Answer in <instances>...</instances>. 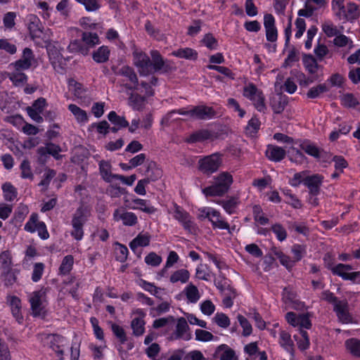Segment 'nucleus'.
I'll list each match as a JSON object with an SVG mask.
<instances>
[{
  "label": "nucleus",
  "instance_id": "39448f33",
  "mask_svg": "<svg viewBox=\"0 0 360 360\" xmlns=\"http://www.w3.org/2000/svg\"><path fill=\"white\" fill-rule=\"evenodd\" d=\"M114 73L117 76L124 77L122 84L126 89L128 90H138L139 89V79L134 70L129 65H123L120 68L115 70L112 68Z\"/></svg>",
  "mask_w": 360,
  "mask_h": 360
},
{
  "label": "nucleus",
  "instance_id": "a878e982",
  "mask_svg": "<svg viewBox=\"0 0 360 360\" xmlns=\"http://www.w3.org/2000/svg\"><path fill=\"white\" fill-rule=\"evenodd\" d=\"M151 236L148 233H140L129 243L132 251L135 252L138 247H146L150 244Z\"/></svg>",
  "mask_w": 360,
  "mask_h": 360
},
{
  "label": "nucleus",
  "instance_id": "423d86ee",
  "mask_svg": "<svg viewBox=\"0 0 360 360\" xmlns=\"http://www.w3.org/2000/svg\"><path fill=\"white\" fill-rule=\"evenodd\" d=\"M132 56L133 63L138 68L141 76H148L151 73V61L149 56L145 52L134 47Z\"/></svg>",
  "mask_w": 360,
  "mask_h": 360
},
{
  "label": "nucleus",
  "instance_id": "3c124183",
  "mask_svg": "<svg viewBox=\"0 0 360 360\" xmlns=\"http://www.w3.org/2000/svg\"><path fill=\"white\" fill-rule=\"evenodd\" d=\"M170 304L168 302H163L157 307L150 309V315L153 317L160 316L169 311Z\"/></svg>",
  "mask_w": 360,
  "mask_h": 360
},
{
  "label": "nucleus",
  "instance_id": "412c9836",
  "mask_svg": "<svg viewBox=\"0 0 360 360\" xmlns=\"http://www.w3.org/2000/svg\"><path fill=\"white\" fill-rule=\"evenodd\" d=\"M7 302L9 304L13 316L18 323H21L23 316L21 313V301L17 296H8Z\"/></svg>",
  "mask_w": 360,
  "mask_h": 360
},
{
  "label": "nucleus",
  "instance_id": "f257e3e1",
  "mask_svg": "<svg viewBox=\"0 0 360 360\" xmlns=\"http://www.w3.org/2000/svg\"><path fill=\"white\" fill-rule=\"evenodd\" d=\"M233 183V177L228 172H222L215 179V184L202 190L206 196H221L226 193Z\"/></svg>",
  "mask_w": 360,
  "mask_h": 360
},
{
  "label": "nucleus",
  "instance_id": "774afa93",
  "mask_svg": "<svg viewBox=\"0 0 360 360\" xmlns=\"http://www.w3.org/2000/svg\"><path fill=\"white\" fill-rule=\"evenodd\" d=\"M322 30L328 37H335L340 33L337 27L330 22H324L322 25Z\"/></svg>",
  "mask_w": 360,
  "mask_h": 360
},
{
  "label": "nucleus",
  "instance_id": "4be33fe9",
  "mask_svg": "<svg viewBox=\"0 0 360 360\" xmlns=\"http://www.w3.org/2000/svg\"><path fill=\"white\" fill-rule=\"evenodd\" d=\"M285 150L279 146L269 145L266 150L267 158L274 162H280L285 157Z\"/></svg>",
  "mask_w": 360,
  "mask_h": 360
},
{
  "label": "nucleus",
  "instance_id": "5701e85b",
  "mask_svg": "<svg viewBox=\"0 0 360 360\" xmlns=\"http://www.w3.org/2000/svg\"><path fill=\"white\" fill-rule=\"evenodd\" d=\"M99 172L102 179L108 183H110L113 179H115V176L112 173V165L110 162L106 160H101L98 163Z\"/></svg>",
  "mask_w": 360,
  "mask_h": 360
},
{
  "label": "nucleus",
  "instance_id": "603ef678",
  "mask_svg": "<svg viewBox=\"0 0 360 360\" xmlns=\"http://www.w3.org/2000/svg\"><path fill=\"white\" fill-rule=\"evenodd\" d=\"M41 221H39V217L37 213H32L27 221V222L25 224L24 229L30 233H34L36 231L38 224Z\"/></svg>",
  "mask_w": 360,
  "mask_h": 360
},
{
  "label": "nucleus",
  "instance_id": "ea45409f",
  "mask_svg": "<svg viewBox=\"0 0 360 360\" xmlns=\"http://www.w3.org/2000/svg\"><path fill=\"white\" fill-rule=\"evenodd\" d=\"M74 264V258L71 255H66L62 260L60 266L59 267L60 275H67L72 269Z\"/></svg>",
  "mask_w": 360,
  "mask_h": 360
},
{
  "label": "nucleus",
  "instance_id": "9d476101",
  "mask_svg": "<svg viewBox=\"0 0 360 360\" xmlns=\"http://www.w3.org/2000/svg\"><path fill=\"white\" fill-rule=\"evenodd\" d=\"M113 219L116 221H122L123 225L133 226L138 223V218L136 214L127 212L124 208H117L114 211Z\"/></svg>",
  "mask_w": 360,
  "mask_h": 360
},
{
  "label": "nucleus",
  "instance_id": "1a4fd4ad",
  "mask_svg": "<svg viewBox=\"0 0 360 360\" xmlns=\"http://www.w3.org/2000/svg\"><path fill=\"white\" fill-rule=\"evenodd\" d=\"M151 57L150 70L154 72L167 73L172 70V67L165 60L158 50H152L150 52Z\"/></svg>",
  "mask_w": 360,
  "mask_h": 360
},
{
  "label": "nucleus",
  "instance_id": "338daca9",
  "mask_svg": "<svg viewBox=\"0 0 360 360\" xmlns=\"http://www.w3.org/2000/svg\"><path fill=\"white\" fill-rule=\"evenodd\" d=\"M210 272L206 265L200 264L196 268L195 276L200 280L209 281L210 279Z\"/></svg>",
  "mask_w": 360,
  "mask_h": 360
},
{
  "label": "nucleus",
  "instance_id": "0e129e2a",
  "mask_svg": "<svg viewBox=\"0 0 360 360\" xmlns=\"http://www.w3.org/2000/svg\"><path fill=\"white\" fill-rule=\"evenodd\" d=\"M117 247L115 248L116 259L120 262H124L127 259L128 249L127 248L120 243H117Z\"/></svg>",
  "mask_w": 360,
  "mask_h": 360
},
{
  "label": "nucleus",
  "instance_id": "7c9ffc66",
  "mask_svg": "<svg viewBox=\"0 0 360 360\" xmlns=\"http://www.w3.org/2000/svg\"><path fill=\"white\" fill-rule=\"evenodd\" d=\"M190 278V273L187 269H181L175 271L170 276L169 281L172 283L180 282L186 283L188 281Z\"/></svg>",
  "mask_w": 360,
  "mask_h": 360
},
{
  "label": "nucleus",
  "instance_id": "69168bd1",
  "mask_svg": "<svg viewBox=\"0 0 360 360\" xmlns=\"http://www.w3.org/2000/svg\"><path fill=\"white\" fill-rule=\"evenodd\" d=\"M271 231L275 233L279 241H283L287 238V231L281 224H275L271 226Z\"/></svg>",
  "mask_w": 360,
  "mask_h": 360
},
{
  "label": "nucleus",
  "instance_id": "58836bf2",
  "mask_svg": "<svg viewBox=\"0 0 360 360\" xmlns=\"http://www.w3.org/2000/svg\"><path fill=\"white\" fill-rule=\"evenodd\" d=\"M184 292L187 300L191 303L197 302L200 297L198 288L191 283L185 288Z\"/></svg>",
  "mask_w": 360,
  "mask_h": 360
},
{
  "label": "nucleus",
  "instance_id": "f3484780",
  "mask_svg": "<svg viewBox=\"0 0 360 360\" xmlns=\"http://www.w3.org/2000/svg\"><path fill=\"white\" fill-rule=\"evenodd\" d=\"M46 339L49 341L50 348L62 356L64 354V351L61 347L64 345L65 338L60 335L48 334L46 335Z\"/></svg>",
  "mask_w": 360,
  "mask_h": 360
},
{
  "label": "nucleus",
  "instance_id": "c756f323",
  "mask_svg": "<svg viewBox=\"0 0 360 360\" xmlns=\"http://www.w3.org/2000/svg\"><path fill=\"white\" fill-rule=\"evenodd\" d=\"M360 15L359 6L352 2L347 4V8H345V13H342V16L347 20H354L357 19Z\"/></svg>",
  "mask_w": 360,
  "mask_h": 360
},
{
  "label": "nucleus",
  "instance_id": "c9c22d12",
  "mask_svg": "<svg viewBox=\"0 0 360 360\" xmlns=\"http://www.w3.org/2000/svg\"><path fill=\"white\" fill-rule=\"evenodd\" d=\"M132 202L136 205L130 207V208L133 210L139 209L148 214H153L156 211V209L153 206L148 205V201L146 200L134 198L132 200Z\"/></svg>",
  "mask_w": 360,
  "mask_h": 360
},
{
  "label": "nucleus",
  "instance_id": "ddd939ff",
  "mask_svg": "<svg viewBox=\"0 0 360 360\" xmlns=\"http://www.w3.org/2000/svg\"><path fill=\"white\" fill-rule=\"evenodd\" d=\"M34 60V56L32 49L25 48L22 51V58L12 63L11 65H13L16 70H26L32 66Z\"/></svg>",
  "mask_w": 360,
  "mask_h": 360
},
{
  "label": "nucleus",
  "instance_id": "6ab92c4d",
  "mask_svg": "<svg viewBox=\"0 0 360 360\" xmlns=\"http://www.w3.org/2000/svg\"><path fill=\"white\" fill-rule=\"evenodd\" d=\"M288 103V98L285 95L278 94L270 100V105L276 114L281 113Z\"/></svg>",
  "mask_w": 360,
  "mask_h": 360
},
{
  "label": "nucleus",
  "instance_id": "dca6fc26",
  "mask_svg": "<svg viewBox=\"0 0 360 360\" xmlns=\"http://www.w3.org/2000/svg\"><path fill=\"white\" fill-rule=\"evenodd\" d=\"M212 213V216H211L210 221L212 224V228L214 229L227 230L229 233H231L234 228L230 227L229 223L224 220L220 212L215 210Z\"/></svg>",
  "mask_w": 360,
  "mask_h": 360
},
{
  "label": "nucleus",
  "instance_id": "7ed1b4c3",
  "mask_svg": "<svg viewBox=\"0 0 360 360\" xmlns=\"http://www.w3.org/2000/svg\"><path fill=\"white\" fill-rule=\"evenodd\" d=\"M28 22V30L31 39L37 44H41L46 41L44 27L40 19L34 14H30L27 16Z\"/></svg>",
  "mask_w": 360,
  "mask_h": 360
},
{
  "label": "nucleus",
  "instance_id": "13d9d810",
  "mask_svg": "<svg viewBox=\"0 0 360 360\" xmlns=\"http://www.w3.org/2000/svg\"><path fill=\"white\" fill-rule=\"evenodd\" d=\"M44 268L45 265L42 262H37L34 264L32 274V280L33 282L37 283L41 278Z\"/></svg>",
  "mask_w": 360,
  "mask_h": 360
},
{
  "label": "nucleus",
  "instance_id": "e2e57ef3",
  "mask_svg": "<svg viewBox=\"0 0 360 360\" xmlns=\"http://www.w3.org/2000/svg\"><path fill=\"white\" fill-rule=\"evenodd\" d=\"M68 85L71 88V90L73 91L74 95L76 97L82 98L83 96L84 89L82 84L76 82L73 79H70L68 81Z\"/></svg>",
  "mask_w": 360,
  "mask_h": 360
},
{
  "label": "nucleus",
  "instance_id": "37998d69",
  "mask_svg": "<svg viewBox=\"0 0 360 360\" xmlns=\"http://www.w3.org/2000/svg\"><path fill=\"white\" fill-rule=\"evenodd\" d=\"M303 63L309 73L315 74L317 72L319 66L316 59L313 56H306L303 59Z\"/></svg>",
  "mask_w": 360,
  "mask_h": 360
},
{
  "label": "nucleus",
  "instance_id": "473e14b6",
  "mask_svg": "<svg viewBox=\"0 0 360 360\" xmlns=\"http://www.w3.org/2000/svg\"><path fill=\"white\" fill-rule=\"evenodd\" d=\"M8 77L15 86H22L27 82V76L20 70L8 73Z\"/></svg>",
  "mask_w": 360,
  "mask_h": 360
},
{
  "label": "nucleus",
  "instance_id": "6e6d98bb",
  "mask_svg": "<svg viewBox=\"0 0 360 360\" xmlns=\"http://www.w3.org/2000/svg\"><path fill=\"white\" fill-rule=\"evenodd\" d=\"M111 330L115 336L119 339L121 344H124L127 342V338L124 328L114 323H111Z\"/></svg>",
  "mask_w": 360,
  "mask_h": 360
},
{
  "label": "nucleus",
  "instance_id": "6e6552de",
  "mask_svg": "<svg viewBox=\"0 0 360 360\" xmlns=\"http://www.w3.org/2000/svg\"><path fill=\"white\" fill-rule=\"evenodd\" d=\"M192 338L190 333V328L186 320L184 317L176 320V325L174 331L169 337L170 340H184L188 341Z\"/></svg>",
  "mask_w": 360,
  "mask_h": 360
},
{
  "label": "nucleus",
  "instance_id": "f8f14e48",
  "mask_svg": "<svg viewBox=\"0 0 360 360\" xmlns=\"http://www.w3.org/2000/svg\"><path fill=\"white\" fill-rule=\"evenodd\" d=\"M323 181V176L321 174H316L307 176L305 179H304V185L309 189L310 195L316 196L320 193Z\"/></svg>",
  "mask_w": 360,
  "mask_h": 360
},
{
  "label": "nucleus",
  "instance_id": "e433bc0d",
  "mask_svg": "<svg viewBox=\"0 0 360 360\" xmlns=\"http://www.w3.org/2000/svg\"><path fill=\"white\" fill-rule=\"evenodd\" d=\"M12 269V257L9 251H4L0 254V269L1 272L8 273Z\"/></svg>",
  "mask_w": 360,
  "mask_h": 360
},
{
  "label": "nucleus",
  "instance_id": "49530a36",
  "mask_svg": "<svg viewBox=\"0 0 360 360\" xmlns=\"http://www.w3.org/2000/svg\"><path fill=\"white\" fill-rule=\"evenodd\" d=\"M145 321L141 318H134L131 323L133 334L135 336H141L145 332Z\"/></svg>",
  "mask_w": 360,
  "mask_h": 360
},
{
  "label": "nucleus",
  "instance_id": "a211bd4d",
  "mask_svg": "<svg viewBox=\"0 0 360 360\" xmlns=\"http://www.w3.org/2000/svg\"><path fill=\"white\" fill-rule=\"evenodd\" d=\"M174 218L182 224L184 229L191 231L193 229V222L191 220L190 215L180 207H176L174 213Z\"/></svg>",
  "mask_w": 360,
  "mask_h": 360
},
{
  "label": "nucleus",
  "instance_id": "393cba45",
  "mask_svg": "<svg viewBox=\"0 0 360 360\" xmlns=\"http://www.w3.org/2000/svg\"><path fill=\"white\" fill-rule=\"evenodd\" d=\"M220 360H236V353L233 349L226 345L219 346L214 354Z\"/></svg>",
  "mask_w": 360,
  "mask_h": 360
},
{
  "label": "nucleus",
  "instance_id": "a19ab883",
  "mask_svg": "<svg viewBox=\"0 0 360 360\" xmlns=\"http://www.w3.org/2000/svg\"><path fill=\"white\" fill-rule=\"evenodd\" d=\"M262 91L257 89L253 83H249L243 88V95L250 101L255 100V98Z\"/></svg>",
  "mask_w": 360,
  "mask_h": 360
},
{
  "label": "nucleus",
  "instance_id": "bf43d9fd",
  "mask_svg": "<svg viewBox=\"0 0 360 360\" xmlns=\"http://www.w3.org/2000/svg\"><path fill=\"white\" fill-rule=\"evenodd\" d=\"M0 51H4L10 55H13L17 52V47L8 39H0Z\"/></svg>",
  "mask_w": 360,
  "mask_h": 360
},
{
  "label": "nucleus",
  "instance_id": "2eb2a0df",
  "mask_svg": "<svg viewBox=\"0 0 360 360\" xmlns=\"http://www.w3.org/2000/svg\"><path fill=\"white\" fill-rule=\"evenodd\" d=\"M333 310L341 322L348 323L352 321V316L348 311V303L347 300H339L333 306Z\"/></svg>",
  "mask_w": 360,
  "mask_h": 360
},
{
  "label": "nucleus",
  "instance_id": "cd10ccee",
  "mask_svg": "<svg viewBox=\"0 0 360 360\" xmlns=\"http://www.w3.org/2000/svg\"><path fill=\"white\" fill-rule=\"evenodd\" d=\"M1 189L3 191L4 198L6 201H13L18 196L17 188L10 182L3 184Z\"/></svg>",
  "mask_w": 360,
  "mask_h": 360
},
{
  "label": "nucleus",
  "instance_id": "2f4dec72",
  "mask_svg": "<svg viewBox=\"0 0 360 360\" xmlns=\"http://www.w3.org/2000/svg\"><path fill=\"white\" fill-rule=\"evenodd\" d=\"M172 55L187 60H196L198 58L197 51L191 48L179 49L173 51Z\"/></svg>",
  "mask_w": 360,
  "mask_h": 360
},
{
  "label": "nucleus",
  "instance_id": "b1692460",
  "mask_svg": "<svg viewBox=\"0 0 360 360\" xmlns=\"http://www.w3.org/2000/svg\"><path fill=\"white\" fill-rule=\"evenodd\" d=\"M278 343L285 351L292 355L293 354L294 343L288 332L283 330H280Z\"/></svg>",
  "mask_w": 360,
  "mask_h": 360
},
{
  "label": "nucleus",
  "instance_id": "79ce46f5",
  "mask_svg": "<svg viewBox=\"0 0 360 360\" xmlns=\"http://www.w3.org/2000/svg\"><path fill=\"white\" fill-rule=\"evenodd\" d=\"M109 121L119 128L129 127V122L124 117L119 116L115 111H111L108 115Z\"/></svg>",
  "mask_w": 360,
  "mask_h": 360
},
{
  "label": "nucleus",
  "instance_id": "8fccbe9b",
  "mask_svg": "<svg viewBox=\"0 0 360 360\" xmlns=\"http://www.w3.org/2000/svg\"><path fill=\"white\" fill-rule=\"evenodd\" d=\"M82 41L89 47H94L95 45L99 44V38L96 33L90 32H84L82 34Z\"/></svg>",
  "mask_w": 360,
  "mask_h": 360
},
{
  "label": "nucleus",
  "instance_id": "864d4df0",
  "mask_svg": "<svg viewBox=\"0 0 360 360\" xmlns=\"http://www.w3.org/2000/svg\"><path fill=\"white\" fill-rule=\"evenodd\" d=\"M328 89L326 84H321L311 87L307 92V96L309 98H318L321 94L327 92Z\"/></svg>",
  "mask_w": 360,
  "mask_h": 360
},
{
  "label": "nucleus",
  "instance_id": "bb28decb",
  "mask_svg": "<svg viewBox=\"0 0 360 360\" xmlns=\"http://www.w3.org/2000/svg\"><path fill=\"white\" fill-rule=\"evenodd\" d=\"M146 97L138 94L131 93L129 97V105L133 110L141 111L145 106Z\"/></svg>",
  "mask_w": 360,
  "mask_h": 360
},
{
  "label": "nucleus",
  "instance_id": "4c0bfd02",
  "mask_svg": "<svg viewBox=\"0 0 360 360\" xmlns=\"http://www.w3.org/2000/svg\"><path fill=\"white\" fill-rule=\"evenodd\" d=\"M300 147L309 155L312 156L316 159L319 157V152L321 149L316 146L314 144L311 143L310 141L307 140L302 141L300 144Z\"/></svg>",
  "mask_w": 360,
  "mask_h": 360
},
{
  "label": "nucleus",
  "instance_id": "0eeeda50",
  "mask_svg": "<svg viewBox=\"0 0 360 360\" xmlns=\"http://www.w3.org/2000/svg\"><path fill=\"white\" fill-rule=\"evenodd\" d=\"M327 268L330 269L334 275L340 276L342 279L346 281H354L360 276L359 271L347 272L353 269L349 264H338L336 266H332L331 264H328Z\"/></svg>",
  "mask_w": 360,
  "mask_h": 360
},
{
  "label": "nucleus",
  "instance_id": "680f3d73",
  "mask_svg": "<svg viewBox=\"0 0 360 360\" xmlns=\"http://www.w3.org/2000/svg\"><path fill=\"white\" fill-rule=\"evenodd\" d=\"M292 252L293 254L294 262H298L302 259L306 254V247L300 244H295L292 247Z\"/></svg>",
  "mask_w": 360,
  "mask_h": 360
},
{
  "label": "nucleus",
  "instance_id": "aec40b11",
  "mask_svg": "<svg viewBox=\"0 0 360 360\" xmlns=\"http://www.w3.org/2000/svg\"><path fill=\"white\" fill-rule=\"evenodd\" d=\"M42 294L41 291H35L29 296V302L30 303L31 309L34 316H39L41 314Z\"/></svg>",
  "mask_w": 360,
  "mask_h": 360
},
{
  "label": "nucleus",
  "instance_id": "052dcab7",
  "mask_svg": "<svg viewBox=\"0 0 360 360\" xmlns=\"http://www.w3.org/2000/svg\"><path fill=\"white\" fill-rule=\"evenodd\" d=\"M219 204L223 207L225 211L229 214L234 212L235 209L238 205V200L235 198H231L227 200H221Z\"/></svg>",
  "mask_w": 360,
  "mask_h": 360
},
{
  "label": "nucleus",
  "instance_id": "c03bdc74",
  "mask_svg": "<svg viewBox=\"0 0 360 360\" xmlns=\"http://www.w3.org/2000/svg\"><path fill=\"white\" fill-rule=\"evenodd\" d=\"M341 104L346 108H355L359 105L358 99L351 93H347L340 96Z\"/></svg>",
  "mask_w": 360,
  "mask_h": 360
},
{
  "label": "nucleus",
  "instance_id": "20e7f679",
  "mask_svg": "<svg viewBox=\"0 0 360 360\" xmlns=\"http://www.w3.org/2000/svg\"><path fill=\"white\" fill-rule=\"evenodd\" d=\"M222 163L221 155L215 153L205 156L198 160V169L205 175H210L216 172Z\"/></svg>",
  "mask_w": 360,
  "mask_h": 360
},
{
  "label": "nucleus",
  "instance_id": "c85d7f7f",
  "mask_svg": "<svg viewBox=\"0 0 360 360\" xmlns=\"http://www.w3.org/2000/svg\"><path fill=\"white\" fill-rule=\"evenodd\" d=\"M347 351L354 356L360 358V340L349 338L345 342Z\"/></svg>",
  "mask_w": 360,
  "mask_h": 360
},
{
  "label": "nucleus",
  "instance_id": "f03ea898",
  "mask_svg": "<svg viewBox=\"0 0 360 360\" xmlns=\"http://www.w3.org/2000/svg\"><path fill=\"white\" fill-rule=\"evenodd\" d=\"M87 208L83 205L79 206L72 215L71 224L72 230L70 235L76 240H81L84 236L83 226L88 219Z\"/></svg>",
  "mask_w": 360,
  "mask_h": 360
},
{
  "label": "nucleus",
  "instance_id": "9b49d317",
  "mask_svg": "<svg viewBox=\"0 0 360 360\" xmlns=\"http://www.w3.org/2000/svg\"><path fill=\"white\" fill-rule=\"evenodd\" d=\"M191 112L192 119L200 120H211L217 115L213 108L205 105L193 106Z\"/></svg>",
  "mask_w": 360,
  "mask_h": 360
},
{
  "label": "nucleus",
  "instance_id": "5fc2aeb1",
  "mask_svg": "<svg viewBox=\"0 0 360 360\" xmlns=\"http://www.w3.org/2000/svg\"><path fill=\"white\" fill-rule=\"evenodd\" d=\"M21 170L20 176L22 179H33L34 175L32 172L30 163L27 160H23L20 165Z\"/></svg>",
  "mask_w": 360,
  "mask_h": 360
},
{
  "label": "nucleus",
  "instance_id": "f704fd0d",
  "mask_svg": "<svg viewBox=\"0 0 360 360\" xmlns=\"http://www.w3.org/2000/svg\"><path fill=\"white\" fill-rule=\"evenodd\" d=\"M110 50L108 46H102L93 53V59L98 63H103L108 60Z\"/></svg>",
  "mask_w": 360,
  "mask_h": 360
},
{
  "label": "nucleus",
  "instance_id": "a18cd8bd",
  "mask_svg": "<svg viewBox=\"0 0 360 360\" xmlns=\"http://www.w3.org/2000/svg\"><path fill=\"white\" fill-rule=\"evenodd\" d=\"M211 137L212 134L209 130L202 129L192 134L189 137L188 141L191 143L200 142L210 139Z\"/></svg>",
  "mask_w": 360,
  "mask_h": 360
},
{
  "label": "nucleus",
  "instance_id": "4d7b16f0",
  "mask_svg": "<svg viewBox=\"0 0 360 360\" xmlns=\"http://www.w3.org/2000/svg\"><path fill=\"white\" fill-rule=\"evenodd\" d=\"M237 319L243 328V335L245 337L249 336L252 332V328L250 323L248 319L241 314L237 316Z\"/></svg>",
  "mask_w": 360,
  "mask_h": 360
},
{
  "label": "nucleus",
  "instance_id": "09e8293b",
  "mask_svg": "<svg viewBox=\"0 0 360 360\" xmlns=\"http://www.w3.org/2000/svg\"><path fill=\"white\" fill-rule=\"evenodd\" d=\"M68 110L75 116L79 122H87L88 116L86 111L81 109L75 104H70L68 105Z\"/></svg>",
  "mask_w": 360,
  "mask_h": 360
},
{
  "label": "nucleus",
  "instance_id": "4468645a",
  "mask_svg": "<svg viewBox=\"0 0 360 360\" xmlns=\"http://www.w3.org/2000/svg\"><path fill=\"white\" fill-rule=\"evenodd\" d=\"M264 25L266 30L267 41L274 42L278 38L277 29L275 27V19L271 14H266L264 17Z\"/></svg>",
  "mask_w": 360,
  "mask_h": 360
},
{
  "label": "nucleus",
  "instance_id": "72a5a7b5",
  "mask_svg": "<svg viewBox=\"0 0 360 360\" xmlns=\"http://www.w3.org/2000/svg\"><path fill=\"white\" fill-rule=\"evenodd\" d=\"M162 170L157 167L155 162L150 161L148 163L145 175L148 176L150 180L155 181L162 176Z\"/></svg>",
  "mask_w": 360,
  "mask_h": 360
},
{
  "label": "nucleus",
  "instance_id": "de8ad7c7",
  "mask_svg": "<svg viewBox=\"0 0 360 360\" xmlns=\"http://www.w3.org/2000/svg\"><path fill=\"white\" fill-rule=\"evenodd\" d=\"M300 333L301 338L296 335L293 336L294 339L297 341V346L301 350H305L309 347V338L308 333L306 330L300 329Z\"/></svg>",
  "mask_w": 360,
  "mask_h": 360
}]
</instances>
